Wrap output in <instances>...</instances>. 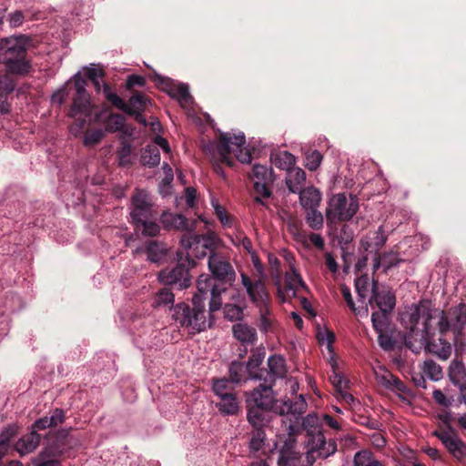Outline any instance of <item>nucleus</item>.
Listing matches in <instances>:
<instances>
[{
	"instance_id": "1",
	"label": "nucleus",
	"mask_w": 466,
	"mask_h": 466,
	"mask_svg": "<svg viewBox=\"0 0 466 466\" xmlns=\"http://www.w3.org/2000/svg\"><path fill=\"white\" fill-rule=\"evenodd\" d=\"M29 40L24 35L3 38L0 41V64L15 75H25L31 69L27 59Z\"/></svg>"
},
{
	"instance_id": "2",
	"label": "nucleus",
	"mask_w": 466,
	"mask_h": 466,
	"mask_svg": "<svg viewBox=\"0 0 466 466\" xmlns=\"http://www.w3.org/2000/svg\"><path fill=\"white\" fill-rule=\"evenodd\" d=\"M173 318L181 327L187 329L191 336L200 333L211 326L206 316L205 303L199 297H193L192 306L180 302L173 308Z\"/></svg>"
},
{
	"instance_id": "3",
	"label": "nucleus",
	"mask_w": 466,
	"mask_h": 466,
	"mask_svg": "<svg viewBox=\"0 0 466 466\" xmlns=\"http://www.w3.org/2000/svg\"><path fill=\"white\" fill-rule=\"evenodd\" d=\"M431 305L432 302L431 300L421 299L418 304L410 308V312H406L401 316V322L405 325L406 329H410L404 338V344L413 352H419L420 350V345L415 346L413 342V339L417 340L415 337L420 336L421 333L417 328L420 319H424L423 332H429L431 329Z\"/></svg>"
},
{
	"instance_id": "4",
	"label": "nucleus",
	"mask_w": 466,
	"mask_h": 466,
	"mask_svg": "<svg viewBox=\"0 0 466 466\" xmlns=\"http://www.w3.org/2000/svg\"><path fill=\"white\" fill-rule=\"evenodd\" d=\"M301 425L312 451H318V455L323 459L336 452L337 443L333 439L326 440L320 416L314 412L309 413L303 418Z\"/></svg>"
},
{
	"instance_id": "5",
	"label": "nucleus",
	"mask_w": 466,
	"mask_h": 466,
	"mask_svg": "<svg viewBox=\"0 0 466 466\" xmlns=\"http://www.w3.org/2000/svg\"><path fill=\"white\" fill-rule=\"evenodd\" d=\"M241 281L251 302L259 309L260 318L258 325V329L264 333L271 331L272 320L268 317L270 297L264 280L258 279L253 281L248 275L242 273Z\"/></svg>"
},
{
	"instance_id": "6",
	"label": "nucleus",
	"mask_w": 466,
	"mask_h": 466,
	"mask_svg": "<svg viewBox=\"0 0 466 466\" xmlns=\"http://www.w3.org/2000/svg\"><path fill=\"white\" fill-rule=\"evenodd\" d=\"M177 263L172 268L162 269L158 274V279L166 286H175L178 289H184L191 285L190 268L196 266V261L184 251L177 252Z\"/></svg>"
},
{
	"instance_id": "7",
	"label": "nucleus",
	"mask_w": 466,
	"mask_h": 466,
	"mask_svg": "<svg viewBox=\"0 0 466 466\" xmlns=\"http://www.w3.org/2000/svg\"><path fill=\"white\" fill-rule=\"evenodd\" d=\"M246 139L243 134L231 137L228 133H221L216 146L218 156L221 157V161L228 167H233L234 159L229 155L234 153L239 162L250 163L251 154L248 149L244 147Z\"/></svg>"
},
{
	"instance_id": "8",
	"label": "nucleus",
	"mask_w": 466,
	"mask_h": 466,
	"mask_svg": "<svg viewBox=\"0 0 466 466\" xmlns=\"http://www.w3.org/2000/svg\"><path fill=\"white\" fill-rule=\"evenodd\" d=\"M73 84L76 90V96L73 98V104L70 108L69 116L76 119L79 127H84L87 121L92 117V105L90 96L86 90L87 81L80 73L73 76Z\"/></svg>"
},
{
	"instance_id": "9",
	"label": "nucleus",
	"mask_w": 466,
	"mask_h": 466,
	"mask_svg": "<svg viewBox=\"0 0 466 466\" xmlns=\"http://www.w3.org/2000/svg\"><path fill=\"white\" fill-rule=\"evenodd\" d=\"M359 209L358 200L349 201L344 194L334 195L329 201L326 209L327 224L330 227L338 222L350 220Z\"/></svg>"
},
{
	"instance_id": "10",
	"label": "nucleus",
	"mask_w": 466,
	"mask_h": 466,
	"mask_svg": "<svg viewBox=\"0 0 466 466\" xmlns=\"http://www.w3.org/2000/svg\"><path fill=\"white\" fill-rule=\"evenodd\" d=\"M435 318L441 331H451L454 342L458 343L466 325V305L463 303L451 307L448 310L435 311Z\"/></svg>"
},
{
	"instance_id": "11",
	"label": "nucleus",
	"mask_w": 466,
	"mask_h": 466,
	"mask_svg": "<svg viewBox=\"0 0 466 466\" xmlns=\"http://www.w3.org/2000/svg\"><path fill=\"white\" fill-rule=\"evenodd\" d=\"M72 428L62 429L50 436L46 445L41 451L45 454L63 459L70 456L71 451L80 445V439L71 433Z\"/></svg>"
},
{
	"instance_id": "12",
	"label": "nucleus",
	"mask_w": 466,
	"mask_h": 466,
	"mask_svg": "<svg viewBox=\"0 0 466 466\" xmlns=\"http://www.w3.org/2000/svg\"><path fill=\"white\" fill-rule=\"evenodd\" d=\"M208 268L211 278L221 286L229 287L236 279V272L232 265L223 257L212 253L208 256Z\"/></svg>"
},
{
	"instance_id": "13",
	"label": "nucleus",
	"mask_w": 466,
	"mask_h": 466,
	"mask_svg": "<svg viewBox=\"0 0 466 466\" xmlns=\"http://www.w3.org/2000/svg\"><path fill=\"white\" fill-rule=\"evenodd\" d=\"M268 368L259 370L256 380L265 382L266 385L275 386L278 380L285 379L288 373L286 360L282 355H271L267 360Z\"/></svg>"
},
{
	"instance_id": "14",
	"label": "nucleus",
	"mask_w": 466,
	"mask_h": 466,
	"mask_svg": "<svg viewBox=\"0 0 466 466\" xmlns=\"http://www.w3.org/2000/svg\"><path fill=\"white\" fill-rule=\"evenodd\" d=\"M369 304L379 311L392 312L396 306V296L390 288L380 285L378 280L373 279Z\"/></svg>"
},
{
	"instance_id": "15",
	"label": "nucleus",
	"mask_w": 466,
	"mask_h": 466,
	"mask_svg": "<svg viewBox=\"0 0 466 466\" xmlns=\"http://www.w3.org/2000/svg\"><path fill=\"white\" fill-rule=\"evenodd\" d=\"M273 385H266L262 382L255 388L246 399V404L256 406L261 409H269L275 414V408H278L279 400L275 398Z\"/></svg>"
},
{
	"instance_id": "16",
	"label": "nucleus",
	"mask_w": 466,
	"mask_h": 466,
	"mask_svg": "<svg viewBox=\"0 0 466 466\" xmlns=\"http://www.w3.org/2000/svg\"><path fill=\"white\" fill-rule=\"evenodd\" d=\"M130 216L133 223L153 218L151 198L145 191L138 190L132 196Z\"/></svg>"
},
{
	"instance_id": "17",
	"label": "nucleus",
	"mask_w": 466,
	"mask_h": 466,
	"mask_svg": "<svg viewBox=\"0 0 466 466\" xmlns=\"http://www.w3.org/2000/svg\"><path fill=\"white\" fill-rule=\"evenodd\" d=\"M286 259L290 264V270L292 271V274L286 273L284 291L280 286L278 288V297L282 303L286 301V296H289V298L296 297V290L298 288L307 289V285L302 279L300 274L297 271L295 266L291 264L290 259H294L292 255L288 254L286 256Z\"/></svg>"
},
{
	"instance_id": "18",
	"label": "nucleus",
	"mask_w": 466,
	"mask_h": 466,
	"mask_svg": "<svg viewBox=\"0 0 466 466\" xmlns=\"http://www.w3.org/2000/svg\"><path fill=\"white\" fill-rule=\"evenodd\" d=\"M448 451L457 460L466 457V444L458 437L455 431L439 430L433 432Z\"/></svg>"
},
{
	"instance_id": "19",
	"label": "nucleus",
	"mask_w": 466,
	"mask_h": 466,
	"mask_svg": "<svg viewBox=\"0 0 466 466\" xmlns=\"http://www.w3.org/2000/svg\"><path fill=\"white\" fill-rule=\"evenodd\" d=\"M150 104L151 100L146 95L136 92L130 96L128 103L126 102V107H124L123 112L133 116L138 124L147 127V122L142 112L145 111Z\"/></svg>"
},
{
	"instance_id": "20",
	"label": "nucleus",
	"mask_w": 466,
	"mask_h": 466,
	"mask_svg": "<svg viewBox=\"0 0 466 466\" xmlns=\"http://www.w3.org/2000/svg\"><path fill=\"white\" fill-rule=\"evenodd\" d=\"M308 403L302 395L294 400H279L278 408H275V414L279 416L288 415L294 420H299L301 415L307 411Z\"/></svg>"
},
{
	"instance_id": "21",
	"label": "nucleus",
	"mask_w": 466,
	"mask_h": 466,
	"mask_svg": "<svg viewBox=\"0 0 466 466\" xmlns=\"http://www.w3.org/2000/svg\"><path fill=\"white\" fill-rule=\"evenodd\" d=\"M247 420L253 428H264L271 420L269 409L257 408L249 404H246Z\"/></svg>"
},
{
	"instance_id": "22",
	"label": "nucleus",
	"mask_w": 466,
	"mask_h": 466,
	"mask_svg": "<svg viewBox=\"0 0 466 466\" xmlns=\"http://www.w3.org/2000/svg\"><path fill=\"white\" fill-rule=\"evenodd\" d=\"M300 453L295 451V441L289 440L279 451V466H299Z\"/></svg>"
},
{
	"instance_id": "23",
	"label": "nucleus",
	"mask_w": 466,
	"mask_h": 466,
	"mask_svg": "<svg viewBox=\"0 0 466 466\" xmlns=\"http://www.w3.org/2000/svg\"><path fill=\"white\" fill-rule=\"evenodd\" d=\"M161 223L164 228L167 230L179 229L191 231L193 229V224H189L187 218L181 214H174L171 212H164L161 215Z\"/></svg>"
},
{
	"instance_id": "24",
	"label": "nucleus",
	"mask_w": 466,
	"mask_h": 466,
	"mask_svg": "<svg viewBox=\"0 0 466 466\" xmlns=\"http://www.w3.org/2000/svg\"><path fill=\"white\" fill-rule=\"evenodd\" d=\"M46 436V435H42L31 430L30 432L24 435L17 441L15 445V449L22 456L26 453H30L38 447L41 439Z\"/></svg>"
},
{
	"instance_id": "25",
	"label": "nucleus",
	"mask_w": 466,
	"mask_h": 466,
	"mask_svg": "<svg viewBox=\"0 0 466 466\" xmlns=\"http://www.w3.org/2000/svg\"><path fill=\"white\" fill-rule=\"evenodd\" d=\"M219 399V401L216 403V407L222 415L234 416L239 412L240 406L236 393L224 394Z\"/></svg>"
},
{
	"instance_id": "26",
	"label": "nucleus",
	"mask_w": 466,
	"mask_h": 466,
	"mask_svg": "<svg viewBox=\"0 0 466 466\" xmlns=\"http://www.w3.org/2000/svg\"><path fill=\"white\" fill-rule=\"evenodd\" d=\"M233 336L241 343L254 344L257 339V331L246 323H237L232 327Z\"/></svg>"
},
{
	"instance_id": "27",
	"label": "nucleus",
	"mask_w": 466,
	"mask_h": 466,
	"mask_svg": "<svg viewBox=\"0 0 466 466\" xmlns=\"http://www.w3.org/2000/svg\"><path fill=\"white\" fill-rule=\"evenodd\" d=\"M167 252V245L162 241L149 240L146 244V254L147 259L153 263H158L162 261Z\"/></svg>"
},
{
	"instance_id": "28",
	"label": "nucleus",
	"mask_w": 466,
	"mask_h": 466,
	"mask_svg": "<svg viewBox=\"0 0 466 466\" xmlns=\"http://www.w3.org/2000/svg\"><path fill=\"white\" fill-rule=\"evenodd\" d=\"M299 201L305 209L318 208L321 201V193L313 187H306L300 192Z\"/></svg>"
},
{
	"instance_id": "29",
	"label": "nucleus",
	"mask_w": 466,
	"mask_h": 466,
	"mask_svg": "<svg viewBox=\"0 0 466 466\" xmlns=\"http://www.w3.org/2000/svg\"><path fill=\"white\" fill-rule=\"evenodd\" d=\"M140 163L147 167H155L160 163V151L155 145H147L141 150Z\"/></svg>"
},
{
	"instance_id": "30",
	"label": "nucleus",
	"mask_w": 466,
	"mask_h": 466,
	"mask_svg": "<svg viewBox=\"0 0 466 466\" xmlns=\"http://www.w3.org/2000/svg\"><path fill=\"white\" fill-rule=\"evenodd\" d=\"M162 83H166L169 87V95L178 99L181 103L187 104L192 99L187 85L175 84L170 79H163Z\"/></svg>"
},
{
	"instance_id": "31",
	"label": "nucleus",
	"mask_w": 466,
	"mask_h": 466,
	"mask_svg": "<svg viewBox=\"0 0 466 466\" xmlns=\"http://www.w3.org/2000/svg\"><path fill=\"white\" fill-rule=\"evenodd\" d=\"M265 354L264 349H257L251 351V355L246 364L248 376L249 378L256 380V376L259 373V370L261 369L259 366L265 358Z\"/></svg>"
},
{
	"instance_id": "32",
	"label": "nucleus",
	"mask_w": 466,
	"mask_h": 466,
	"mask_svg": "<svg viewBox=\"0 0 466 466\" xmlns=\"http://www.w3.org/2000/svg\"><path fill=\"white\" fill-rule=\"evenodd\" d=\"M248 369L238 360H233L228 367V379L235 384H240L247 380Z\"/></svg>"
},
{
	"instance_id": "33",
	"label": "nucleus",
	"mask_w": 466,
	"mask_h": 466,
	"mask_svg": "<svg viewBox=\"0 0 466 466\" xmlns=\"http://www.w3.org/2000/svg\"><path fill=\"white\" fill-rule=\"evenodd\" d=\"M133 224L136 231L144 237H156L160 232V226L152 218L142 219Z\"/></svg>"
},
{
	"instance_id": "34",
	"label": "nucleus",
	"mask_w": 466,
	"mask_h": 466,
	"mask_svg": "<svg viewBox=\"0 0 466 466\" xmlns=\"http://www.w3.org/2000/svg\"><path fill=\"white\" fill-rule=\"evenodd\" d=\"M392 312H383L375 310L371 314L372 328L376 332L384 331L389 329H392L390 323Z\"/></svg>"
},
{
	"instance_id": "35",
	"label": "nucleus",
	"mask_w": 466,
	"mask_h": 466,
	"mask_svg": "<svg viewBox=\"0 0 466 466\" xmlns=\"http://www.w3.org/2000/svg\"><path fill=\"white\" fill-rule=\"evenodd\" d=\"M218 284L211 277H204L201 275L198 280L197 288L198 294H196L194 297H199L200 301L208 299V294L213 292L215 288H218Z\"/></svg>"
},
{
	"instance_id": "36",
	"label": "nucleus",
	"mask_w": 466,
	"mask_h": 466,
	"mask_svg": "<svg viewBox=\"0 0 466 466\" xmlns=\"http://www.w3.org/2000/svg\"><path fill=\"white\" fill-rule=\"evenodd\" d=\"M354 466H385L384 463L377 460L374 454L369 450H361L354 455Z\"/></svg>"
},
{
	"instance_id": "37",
	"label": "nucleus",
	"mask_w": 466,
	"mask_h": 466,
	"mask_svg": "<svg viewBox=\"0 0 466 466\" xmlns=\"http://www.w3.org/2000/svg\"><path fill=\"white\" fill-rule=\"evenodd\" d=\"M232 383L233 382L226 377L211 379L212 390L218 397H222L224 394L228 395L234 393Z\"/></svg>"
},
{
	"instance_id": "38",
	"label": "nucleus",
	"mask_w": 466,
	"mask_h": 466,
	"mask_svg": "<svg viewBox=\"0 0 466 466\" xmlns=\"http://www.w3.org/2000/svg\"><path fill=\"white\" fill-rule=\"evenodd\" d=\"M271 161L277 167L288 171L291 169L296 162L295 157L288 151H282L276 155H272Z\"/></svg>"
},
{
	"instance_id": "39",
	"label": "nucleus",
	"mask_w": 466,
	"mask_h": 466,
	"mask_svg": "<svg viewBox=\"0 0 466 466\" xmlns=\"http://www.w3.org/2000/svg\"><path fill=\"white\" fill-rule=\"evenodd\" d=\"M125 123V116L118 113L110 112L105 118L106 130L110 133L122 130Z\"/></svg>"
},
{
	"instance_id": "40",
	"label": "nucleus",
	"mask_w": 466,
	"mask_h": 466,
	"mask_svg": "<svg viewBox=\"0 0 466 466\" xmlns=\"http://www.w3.org/2000/svg\"><path fill=\"white\" fill-rule=\"evenodd\" d=\"M431 329L429 330V332H423V330L421 331L420 335V347L422 346V340H429V339H431L435 334L438 332L440 333L441 335H445L446 334V331H441V329L439 328V325H438V319L437 318H435V314L436 313L435 311H441V309H436L434 308L433 304L431 305Z\"/></svg>"
},
{
	"instance_id": "41",
	"label": "nucleus",
	"mask_w": 466,
	"mask_h": 466,
	"mask_svg": "<svg viewBox=\"0 0 466 466\" xmlns=\"http://www.w3.org/2000/svg\"><path fill=\"white\" fill-rule=\"evenodd\" d=\"M440 341L441 346L439 350L434 349L435 342L431 341V339L422 340V344L426 343V348L430 352L436 354L441 360H446L451 356V347L450 343L441 339H440Z\"/></svg>"
},
{
	"instance_id": "42",
	"label": "nucleus",
	"mask_w": 466,
	"mask_h": 466,
	"mask_svg": "<svg viewBox=\"0 0 466 466\" xmlns=\"http://www.w3.org/2000/svg\"><path fill=\"white\" fill-rule=\"evenodd\" d=\"M449 377L454 385H460L465 377V368L461 361L452 360L449 367Z\"/></svg>"
},
{
	"instance_id": "43",
	"label": "nucleus",
	"mask_w": 466,
	"mask_h": 466,
	"mask_svg": "<svg viewBox=\"0 0 466 466\" xmlns=\"http://www.w3.org/2000/svg\"><path fill=\"white\" fill-rule=\"evenodd\" d=\"M175 296L170 288L164 287L156 294L154 304L157 307H173Z\"/></svg>"
},
{
	"instance_id": "44",
	"label": "nucleus",
	"mask_w": 466,
	"mask_h": 466,
	"mask_svg": "<svg viewBox=\"0 0 466 466\" xmlns=\"http://www.w3.org/2000/svg\"><path fill=\"white\" fill-rule=\"evenodd\" d=\"M377 333L378 344L380 347L386 351L393 350L396 346V340L393 338V329H389Z\"/></svg>"
},
{
	"instance_id": "45",
	"label": "nucleus",
	"mask_w": 466,
	"mask_h": 466,
	"mask_svg": "<svg viewBox=\"0 0 466 466\" xmlns=\"http://www.w3.org/2000/svg\"><path fill=\"white\" fill-rule=\"evenodd\" d=\"M266 432L264 428H253L251 438L249 440V450L252 452L258 451L264 445Z\"/></svg>"
},
{
	"instance_id": "46",
	"label": "nucleus",
	"mask_w": 466,
	"mask_h": 466,
	"mask_svg": "<svg viewBox=\"0 0 466 466\" xmlns=\"http://www.w3.org/2000/svg\"><path fill=\"white\" fill-rule=\"evenodd\" d=\"M322 161V155L316 149H309L305 152V167L310 170L315 171L319 167Z\"/></svg>"
},
{
	"instance_id": "47",
	"label": "nucleus",
	"mask_w": 466,
	"mask_h": 466,
	"mask_svg": "<svg viewBox=\"0 0 466 466\" xmlns=\"http://www.w3.org/2000/svg\"><path fill=\"white\" fill-rule=\"evenodd\" d=\"M34 466H62L61 459L45 454L40 451L35 458L32 459Z\"/></svg>"
},
{
	"instance_id": "48",
	"label": "nucleus",
	"mask_w": 466,
	"mask_h": 466,
	"mask_svg": "<svg viewBox=\"0 0 466 466\" xmlns=\"http://www.w3.org/2000/svg\"><path fill=\"white\" fill-rule=\"evenodd\" d=\"M194 241L196 242L195 249L204 248L214 253L215 237L212 235H194Z\"/></svg>"
},
{
	"instance_id": "49",
	"label": "nucleus",
	"mask_w": 466,
	"mask_h": 466,
	"mask_svg": "<svg viewBox=\"0 0 466 466\" xmlns=\"http://www.w3.org/2000/svg\"><path fill=\"white\" fill-rule=\"evenodd\" d=\"M424 373L432 380H439L442 378V369L432 360L424 362Z\"/></svg>"
},
{
	"instance_id": "50",
	"label": "nucleus",
	"mask_w": 466,
	"mask_h": 466,
	"mask_svg": "<svg viewBox=\"0 0 466 466\" xmlns=\"http://www.w3.org/2000/svg\"><path fill=\"white\" fill-rule=\"evenodd\" d=\"M307 216L306 220L309 228L312 229L318 230L320 229L323 226V216L322 214L317 210V208L312 209H306Z\"/></svg>"
},
{
	"instance_id": "51",
	"label": "nucleus",
	"mask_w": 466,
	"mask_h": 466,
	"mask_svg": "<svg viewBox=\"0 0 466 466\" xmlns=\"http://www.w3.org/2000/svg\"><path fill=\"white\" fill-rule=\"evenodd\" d=\"M228 289V287L218 285V288L213 289L210 295L209 300V314L218 310L222 305L221 300V293L225 292Z\"/></svg>"
},
{
	"instance_id": "52",
	"label": "nucleus",
	"mask_w": 466,
	"mask_h": 466,
	"mask_svg": "<svg viewBox=\"0 0 466 466\" xmlns=\"http://www.w3.org/2000/svg\"><path fill=\"white\" fill-rule=\"evenodd\" d=\"M252 174L256 181L262 183H272V173L265 166L255 165L252 168Z\"/></svg>"
},
{
	"instance_id": "53",
	"label": "nucleus",
	"mask_w": 466,
	"mask_h": 466,
	"mask_svg": "<svg viewBox=\"0 0 466 466\" xmlns=\"http://www.w3.org/2000/svg\"><path fill=\"white\" fill-rule=\"evenodd\" d=\"M225 319L230 321H236L242 319L243 309L236 304H226L223 308Z\"/></svg>"
},
{
	"instance_id": "54",
	"label": "nucleus",
	"mask_w": 466,
	"mask_h": 466,
	"mask_svg": "<svg viewBox=\"0 0 466 466\" xmlns=\"http://www.w3.org/2000/svg\"><path fill=\"white\" fill-rule=\"evenodd\" d=\"M354 238V231L352 228L347 224L341 225L338 234L337 238L340 245H348L350 244Z\"/></svg>"
},
{
	"instance_id": "55",
	"label": "nucleus",
	"mask_w": 466,
	"mask_h": 466,
	"mask_svg": "<svg viewBox=\"0 0 466 466\" xmlns=\"http://www.w3.org/2000/svg\"><path fill=\"white\" fill-rule=\"evenodd\" d=\"M353 420L356 423L361 426H365L370 430H378L380 427V422L377 420L371 419L360 413H355L353 415Z\"/></svg>"
},
{
	"instance_id": "56",
	"label": "nucleus",
	"mask_w": 466,
	"mask_h": 466,
	"mask_svg": "<svg viewBox=\"0 0 466 466\" xmlns=\"http://www.w3.org/2000/svg\"><path fill=\"white\" fill-rule=\"evenodd\" d=\"M212 205L214 208L215 214L217 218L219 219V221L224 225L230 227L232 224V218L228 214L226 208L219 205L218 202L212 201Z\"/></svg>"
},
{
	"instance_id": "57",
	"label": "nucleus",
	"mask_w": 466,
	"mask_h": 466,
	"mask_svg": "<svg viewBox=\"0 0 466 466\" xmlns=\"http://www.w3.org/2000/svg\"><path fill=\"white\" fill-rule=\"evenodd\" d=\"M104 137V131L101 129H95L87 131L84 137V144L86 146H94L98 144Z\"/></svg>"
},
{
	"instance_id": "58",
	"label": "nucleus",
	"mask_w": 466,
	"mask_h": 466,
	"mask_svg": "<svg viewBox=\"0 0 466 466\" xmlns=\"http://www.w3.org/2000/svg\"><path fill=\"white\" fill-rule=\"evenodd\" d=\"M272 183H262L261 181H255L253 185L255 195L263 197L264 198H270L272 197V191L270 185Z\"/></svg>"
},
{
	"instance_id": "59",
	"label": "nucleus",
	"mask_w": 466,
	"mask_h": 466,
	"mask_svg": "<svg viewBox=\"0 0 466 466\" xmlns=\"http://www.w3.org/2000/svg\"><path fill=\"white\" fill-rule=\"evenodd\" d=\"M318 339L320 343L327 341V349L329 352H333V343L336 340L335 333L330 329H325L324 333L319 332Z\"/></svg>"
},
{
	"instance_id": "60",
	"label": "nucleus",
	"mask_w": 466,
	"mask_h": 466,
	"mask_svg": "<svg viewBox=\"0 0 466 466\" xmlns=\"http://www.w3.org/2000/svg\"><path fill=\"white\" fill-rule=\"evenodd\" d=\"M16 435V429L14 426H8L4 429L0 434V443H4L7 450L10 449V441Z\"/></svg>"
},
{
	"instance_id": "61",
	"label": "nucleus",
	"mask_w": 466,
	"mask_h": 466,
	"mask_svg": "<svg viewBox=\"0 0 466 466\" xmlns=\"http://www.w3.org/2000/svg\"><path fill=\"white\" fill-rule=\"evenodd\" d=\"M146 78L139 75H130L126 82L127 90H132L136 86L144 87L146 86Z\"/></svg>"
},
{
	"instance_id": "62",
	"label": "nucleus",
	"mask_w": 466,
	"mask_h": 466,
	"mask_svg": "<svg viewBox=\"0 0 466 466\" xmlns=\"http://www.w3.org/2000/svg\"><path fill=\"white\" fill-rule=\"evenodd\" d=\"M48 420L53 428L56 427L65 421V411L62 409L56 408L51 411V415L48 417Z\"/></svg>"
},
{
	"instance_id": "63",
	"label": "nucleus",
	"mask_w": 466,
	"mask_h": 466,
	"mask_svg": "<svg viewBox=\"0 0 466 466\" xmlns=\"http://www.w3.org/2000/svg\"><path fill=\"white\" fill-rule=\"evenodd\" d=\"M268 261L270 267L271 276L279 278L281 273L279 259L274 254H268Z\"/></svg>"
},
{
	"instance_id": "64",
	"label": "nucleus",
	"mask_w": 466,
	"mask_h": 466,
	"mask_svg": "<svg viewBox=\"0 0 466 466\" xmlns=\"http://www.w3.org/2000/svg\"><path fill=\"white\" fill-rule=\"evenodd\" d=\"M391 253H384L381 259L382 264L385 267V271H388L389 269L397 267L400 262H403L404 260L400 258H391Z\"/></svg>"
}]
</instances>
